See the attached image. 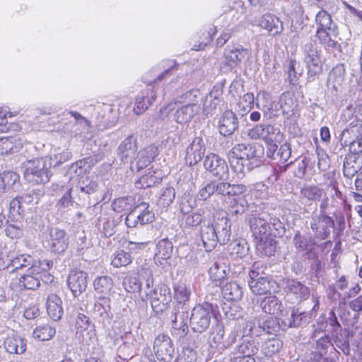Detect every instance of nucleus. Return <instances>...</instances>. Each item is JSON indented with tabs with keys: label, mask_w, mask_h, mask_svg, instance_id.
I'll return each instance as SVG.
<instances>
[{
	"label": "nucleus",
	"mask_w": 362,
	"mask_h": 362,
	"mask_svg": "<svg viewBox=\"0 0 362 362\" xmlns=\"http://www.w3.org/2000/svg\"><path fill=\"white\" fill-rule=\"evenodd\" d=\"M230 225L223 212L214 214L212 221H204L201 228L203 246L206 252L215 248L217 243L226 244L230 238Z\"/></svg>",
	"instance_id": "obj_1"
},
{
	"label": "nucleus",
	"mask_w": 362,
	"mask_h": 362,
	"mask_svg": "<svg viewBox=\"0 0 362 362\" xmlns=\"http://www.w3.org/2000/svg\"><path fill=\"white\" fill-rule=\"evenodd\" d=\"M199 90H191L180 96L179 102L185 104L179 107L175 112V119L177 123L187 124L199 113Z\"/></svg>",
	"instance_id": "obj_2"
},
{
	"label": "nucleus",
	"mask_w": 362,
	"mask_h": 362,
	"mask_svg": "<svg viewBox=\"0 0 362 362\" xmlns=\"http://www.w3.org/2000/svg\"><path fill=\"white\" fill-rule=\"evenodd\" d=\"M315 22L319 26L316 35L320 42L329 47H336L338 45L337 38L339 32L330 15L326 11L321 10L315 16Z\"/></svg>",
	"instance_id": "obj_3"
},
{
	"label": "nucleus",
	"mask_w": 362,
	"mask_h": 362,
	"mask_svg": "<svg viewBox=\"0 0 362 362\" xmlns=\"http://www.w3.org/2000/svg\"><path fill=\"white\" fill-rule=\"evenodd\" d=\"M214 316L215 307L212 303L204 302L194 306L189 318L192 331L199 334L206 332L209 328Z\"/></svg>",
	"instance_id": "obj_4"
},
{
	"label": "nucleus",
	"mask_w": 362,
	"mask_h": 362,
	"mask_svg": "<svg viewBox=\"0 0 362 362\" xmlns=\"http://www.w3.org/2000/svg\"><path fill=\"white\" fill-rule=\"evenodd\" d=\"M11 267L13 270L28 268L27 272L40 273L47 272L52 267V260H36L31 255L23 254L8 259L6 267Z\"/></svg>",
	"instance_id": "obj_5"
},
{
	"label": "nucleus",
	"mask_w": 362,
	"mask_h": 362,
	"mask_svg": "<svg viewBox=\"0 0 362 362\" xmlns=\"http://www.w3.org/2000/svg\"><path fill=\"white\" fill-rule=\"evenodd\" d=\"M25 179L30 183L45 184L49 180L50 175L43 158H35L25 163Z\"/></svg>",
	"instance_id": "obj_6"
},
{
	"label": "nucleus",
	"mask_w": 362,
	"mask_h": 362,
	"mask_svg": "<svg viewBox=\"0 0 362 362\" xmlns=\"http://www.w3.org/2000/svg\"><path fill=\"white\" fill-rule=\"evenodd\" d=\"M264 269L262 263L256 262L252 264L249 273L250 280L248 284L252 292L256 295L270 293L271 281L267 277L261 276Z\"/></svg>",
	"instance_id": "obj_7"
},
{
	"label": "nucleus",
	"mask_w": 362,
	"mask_h": 362,
	"mask_svg": "<svg viewBox=\"0 0 362 362\" xmlns=\"http://www.w3.org/2000/svg\"><path fill=\"white\" fill-rule=\"evenodd\" d=\"M247 54L248 50L240 45H228L224 49L221 69L226 72L233 71Z\"/></svg>",
	"instance_id": "obj_8"
},
{
	"label": "nucleus",
	"mask_w": 362,
	"mask_h": 362,
	"mask_svg": "<svg viewBox=\"0 0 362 362\" xmlns=\"http://www.w3.org/2000/svg\"><path fill=\"white\" fill-rule=\"evenodd\" d=\"M154 219L153 211L149 209L147 203L143 202L129 211L125 218V223L128 228H135L139 224L144 226L151 223Z\"/></svg>",
	"instance_id": "obj_9"
},
{
	"label": "nucleus",
	"mask_w": 362,
	"mask_h": 362,
	"mask_svg": "<svg viewBox=\"0 0 362 362\" xmlns=\"http://www.w3.org/2000/svg\"><path fill=\"white\" fill-rule=\"evenodd\" d=\"M146 296L150 298L152 309L157 314L163 313L171 301L170 289L165 285L146 291Z\"/></svg>",
	"instance_id": "obj_10"
},
{
	"label": "nucleus",
	"mask_w": 362,
	"mask_h": 362,
	"mask_svg": "<svg viewBox=\"0 0 362 362\" xmlns=\"http://www.w3.org/2000/svg\"><path fill=\"white\" fill-rule=\"evenodd\" d=\"M304 61L310 74L320 72L322 65V57L320 47L312 42L306 43L303 47Z\"/></svg>",
	"instance_id": "obj_11"
},
{
	"label": "nucleus",
	"mask_w": 362,
	"mask_h": 362,
	"mask_svg": "<svg viewBox=\"0 0 362 362\" xmlns=\"http://www.w3.org/2000/svg\"><path fill=\"white\" fill-rule=\"evenodd\" d=\"M153 351L159 361L170 362L175 353L174 344L167 334H158L153 342Z\"/></svg>",
	"instance_id": "obj_12"
},
{
	"label": "nucleus",
	"mask_w": 362,
	"mask_h": 362,
	"mask_svg": "<svg viewBox=\"0 0 362 362\" xmlns=\"http://www.w3.org/2000/svg\"><path fill=\"white\" fill-rule=\"evenodd\" d=\"M76 336L81 343L89 345L96 339L95 325L90 318L79 313L76 320Z\"/></svg>",
	"instance_id": "obj_13"
},
{
	"label": "nucleus",
	"mask_w": 362,
	"mask_h": 362,
	"mask_svg": "<svg viewBox=\"0 0 362 362\" xmlns=\"http://www.w3.org/2000/svg\"><path fill=\"white\" fill-rule=\"evenodd\" d=\"M247 136L251 139H262L266 142L279 141L281 137L279 128L269 124H257L249 129Z\"/></svg>",
	"instance_id": "obj_14"
},
{
	"label": "nucleus",
	"mask_w": 362,
	"mask_h": 362,
	"mask_svg": "<svg viewBox=\"0 0 362 362\" xmlns=\"http://www.w3.org/2000/svg\"><path fill=\"white\" fill-rule=\"evenodd\" d=\"M204 168L209 171L214 176L221 180L227 178L228 168L224 159L217 154L209 153L204 160Z\"/></svg>",
	"instance_id": "obj_15"
},
{
	"label": "nucleus",
	"mask_w": 362,
	"mask_h": 362,
	"mask_svg": "<svg viewBox=\"0 0 362 362\" xmlns=\"http://www.w3.org/2000/svg\"><path fill=\"white\" fill-rule=\"evenodd\" d=\"M206 151L204 139L201 136H195L186 148L185 161L190 166L199 163Z\"/></svg>",
	"instance_id": "obj_16"
},
{
	"label": "nucleus",
	"mask_w": 362,
	"mask_h": 362,
	"mask_svg": "<svg viewBox=\"0 0 362 362\" xmlns=\"http://www.w3.org/2000/svg\"><path fill=\"white\" fill-rule=\"evenodd\" d=\"M49 247L52 252L62 254L67 249L69 239L64 230L52 228L49 230Z\"/></svg>",
	"instance_id": "obj_17"
},
{
	"label": "nucleus",
	"mask_w": 362,
	"mask_h": 362,
	"mask_svg": "<svg viewBox=\"0 0 362 362\" xmlns=\"http://www.w3.org/2000/svg\"><path fill=\"white\" fill-rule=\"evenodd\" d=\"M230 151H232L233 155L245 160L247 162V165L251 164L258 166L259 164L260 160L259 158L261 156L258 153V150L253 145L238 144Z\"/></svg>",
	"instance_id": "obj_18"
},
{
	"label": "nucleus",
	"mask_w": 362,
	"mask_h": 362,
	"mask_svg": "<svg viewBox=\"0 0 362 362\" xmlns=\"http://www.w3.org/2000/svg\"><path fill=\"white\" fill-rule=\"evenodd\" d=\"M88 274L80 270H72L67 277V285L75 297L80 296L87 288Z\"/></svg>",
	"instance_id": "obj_19"
},
{
	"label": "nucleus",
	"mask_w": 362,
	"mask_h": 362,
	"mask_svg": "<svg viewBox=\"0 0 362 362\" xmlns=\"http://www.w3.org/2000/svg\"><path fill=\"white\" fill-rule=\"evenodd\" d=\"M294 91L288 90L281 94L280 97V105L283 115L285 118V126L291 132L294 115Z\"/></svg>",
	"instance_id": "obj_20"
},
{
	"label": "nucleus",
	"mask_w": 362,
	"mask_h": 362,
	"mask_svg": "<svg viewBox=\"0 0 362 362\" xmlns=\"http://www.w3.org/2000/svg\"><path fill=\"white\" fill-rule=\"evenodd\" d=\"M258 342L252 336H243L242 341L238 347L240 354H243V357L237 358L238 362H255L252 356L258 351Z\"/></svg>",
	"instance_id": "obj_21"
},
{
	"label": "nucleus",
	"mask_w": 362,
	"mask_h": 362,
	"mask_svg": "<svg viewBox=\"0 0 362 362\" xmlns=\"http://www.w3.org/2000/svg\"><path fill=\"white\" fill-rule=\"evenodd\" d=\"M94 317L105 326L110 325L113 317L111 313L110 299L104 296L95 303L93 308Z\"/></svg>",
	"instance_id": "obj_22"
},
{
	"label": "nucleus",
	"mask_w": 362,
	"mask_h": 362,
	"mask_svg": "<svg viewBox=\"0 0 362 362\" xmlns=\"http://www.w3.org/2000/svg\"><path fill=\"white\" fill-rule=\"evenodd\" d=\"M248 223L254 240L271 233L269 223L262 216H252L248 219Z\"/></svg>",
	"instance_id": "obj_23"
},
{
	"label": "nucleus",
	"mask_w": 362,
	"mask_h": 362,
	"mask_svg": "<svg viewBox=\"0 0 362 362\" xmlns=\"http://www.w3.org/2000/svg\"><path fill=\"white\" fill-rule=\"evenodd\" d=\"M137 150L136 139L133 136L126 138L118 147L119 159L125 163H130Z\"/></svg>",
	"instance_id": "obj_24"
},
{
	"label": "nucleus",
	"mask_w": 362,
	"mask_h": 362,
	"mask_svg": "<svg viewBox=\"0 0 362 362\" xmlns=\"http://www.w3.org/2000/svg\"><path fill=\"white\" fill-rule=\"evenodd\" d=\"M238 125L236 115L231 110H226L219 121V132L225 136H230L238 129Z\"/></svg>",
	"instance_id": "obj_25"
},
{
	"label": "nucleus",
	"mask_w": 362,
	"mask_h": 362,
	"mask_svg": "<svg viewBox=\"0 0 362 362\" xmlns=\"http://www.w3.org/2000/svg\"><path fill=\"white\" fill-rule=\"evenodd\" d=\"M155 157L153 147L148 146L140 151L136 157L130 163V169L132 171L139 172L147 167Z\"/></svg>",
	"instance_id": "obj_26"
},
{
	"label": "nucleus",
	"mask_w": 362,
	"mask_h": 362,
	"mask_svg": "<svg viewBox=\"0 0 362 362\" xmlns=\"http://www.w3.org/2000/svg\"><path fill=\"white\" fill-rule=\"evenodd\" d=\"M254 241L257 252L262 255L270 257L274 255L276 241L271 233Z\"/></svg>",
	"instance_id": "obj_27"
},
{
	"label": "nucleus",
	"mask_w": 362,
	"mask_h": 362,
	"mask_svg": "<svg viewBox=\"0 0 362 362\" xmlns=\"http://www.w3.org/2000/svg\"><path fill=\"white\" fill-rule=\"evenodd\" d=\"M61 298L54 293L47 296L46 308L48 315L54 320H59L64 313Z\"/></svg>",
	"instance_id": "obj_28"
},
{
	"label": "nucleus",
	"mask_w": 362,
	"mask_h": 362,
	"mask_svg": "<svg viewBox=\"0 0 362 362\" xmlns=\"http://www.w3.org/2000/svg\"><path fill=\"white\" fill-rule=\"evenodd\" d=\"M294 322V310H291V319L288 320V323L286 324V322H282L283 325H280L279 319L270 317L263 322L262 325L259 326L265 333L269 334H276V332L279 331V329L282 327L283 329L288 327H292V324Z\"/></svg>",
	"instance_id": "obj_29"
},
{
	"label": "nucleus",
	"mask_w": 362,
	"mask_h": 362,
	"mask_svg": "<svg viewBox=\"0 0 362 362\" xmlns=\"http://www.w3.org/2000/svg\"><path fill=\"white\" fill-rule=\"evenodd\" d=\"M259 25L267 30L272 35L280 33L283 30L282 22L274 15L270 13L263 15L259 18Z\"/></svg>",
	"instance_id": "obj_30"
},
{
	"label": "nucleus",
	"mask_w": 362,
	"mask_h": 362,
	"mask_svg": "<svg viewBox=\"0 0 362 362\" xmlns=\"http://www.w3.org/2000/svg\"><path fill=\"white\" fill-rule=\"evenodd\" d=\"M228 159L231 169L239 179L243 178L247 172L255 167L251 164L247 165L245 160L233 155L232 151L228 153Z\"/></svg>",
	"instance_id": "obj_31"
},
{
	"label": "nucleus",
	"mask_w": 362,
	"mask_h": 362,
	"mask_svg": "<svg viewBox=\"0 0 362 362\" xmlns=\"http://www.w3.org/2000/svg\"><path fill=\"white\" fill-rule=\"evenodd\" d=\"M20 177L13 170H4L0 173V193H6L19 183Z\"/></svg>",
	"instance_id": "obj_32"
},
{
	"label": "nucleus",
	"mask_w": 362,
	"mask_h": 362,
	"mask_svg": "<svg viewBox=\"0 0 362 362\" xmlns=\"http://www.w3.org/2000/svg\"><path fill=\"white\" fill-rule=\"evenodd\" d=\"M4 346L10 354H21L26 349V343L22 337L17 335L8 336L4 341Z\"/></svg>",
	"instance_id": "obj_33"
},
{
	"label": "nucleus",
	"mask_w": 362,
	"mask_h": 362,
	"mask_svg": "<svg viewBox=\"0 0 362 362\" xmlns=\"http://www.w3.org/2000/svg\"><path fill=\"white\" fill-rule=\"evenodd\" d=\"M173 251V245L172 242L166 238L162 239L157 243L155 259L166 262L171 257Z\"/></svg>",
	"instance_id": "obj_34"
},
{
	"label": "nucleus",
	"mask_w": 362,
	"mask_h": 362,
	"mask_svg": "<svg viewBox=\"0 0 362 362\" xmlns=\"http://www.w3.org/2000/svg\"><path fill=\"white\" fill-rule=\"evenodd\" d=\"M191 296L189 285L184 282H179L174 286V298L177 301V305L185 306Z\"/></svg>",
	"instance_id": "obj_35"
},
{
	"label": "nucleus",
	"mask_w": 362,
	"mask_h": 362,
	"mask_svg": "<svg viewBox=\"0 0 362 362\" xmlns=\"http://www.w3.org/2000/svg\"><path fill=\"white\" fill-rule=\"evenodd\" d=\"M223 297L230 301H236L241 299L243 290L240 286L235 282L227 283L222 289Z\"/></svg>",
	"instance_id": "obj_36"
},
{
	"label": "nucleus",
	"mask_w": 362,
	"mask_h": 362,
	"mask_svg": "<svg viewBox=\"0 0 362 362\" xmlns=\"http://www.w3.org/2000/svg\"><path fill=\"white\" fill-rule=\"evenodd\" d=\"M262 311L269 315H277L281 311V303L274 296L264 298L260 303Z\"/></svg>",
	"instance_id": "obj_37"
},
{
	"label": "nucleus",
	"mask_w": 362,
	"mask_h": 362,
	"mask_svg": "<svg viewBox=\"0 0 362 362\" xmlns=\"http://www.w3.org/2000/svg\"><path fill=\"white\" fill-rule=\"evenodd\" d=\"M345 69L343 64H338L330 71L328 82L336 90L341 87L344 81Z\"/></svg>",
	"instance_id": "obj_38"
},
{
	"label": "nucleus",
	"mask_w": 362,
	"mask_h": 362,
	"mask_svg": "<svg viewBox=\"0 0 362 362\" xmlns=\"http://www.w3.org/2000/svg\"><path fill=\"white\" fill-rule=\"evenodd\" d=\"M283 346L282 341L276 337L264 341L262 345L261 351L267 357H272L277 354Z\"/></svg>",
	"instance_id": "obj_39"
},
{
	"label": "nucleus",
	"mask_w": 362,
	"mask_h": 362,
	"mask_svg": "<svg viewBox=\"0 0 362 362\" xmlns=\"http://www.w3.org/2000/svg\"><path fill=\"white\" fill-rule=\"evenodd\" d=\"M42 274L43 273H40L37 274L36 272H27V274L23 275L20 278V286L29 290H35L37 288L40 286V279Z\"/></svg>",
	"instance_id": "obj_40"
},
{
	"label": "nucleus",
	"mask_w": 362,
	"mask_h": 362,
	"mask_svg": "<svg viewBox=\"0 0 362 362\" xmlns=\"http://www.w3.org/2000/svg\"><path fill=\"white\" fill-rule=\"evenodd\" d=\"M112 279L108 276L97 277L93 282L95 291L98 293L104 296L110 293L111 288H112Z\"/></svg>",
	"instance_id": "obj_41"
},
{
	"label": "nucleus",
	"mask_w": 362,
	"mask_h": 362,
	"mask_svg": "<svg viewBox=\"0 0 362 362\" xmlns=\"http://www.w3.org/2000/svg\"><path fill=\"white\" fill-rule=\"evenodd\" d=\"M56 334L54 327L48 324L37 326L33 330V337L40 341H48L51 339Z\"/></svg>",
	"instance_id": "obj_42"
},
{
	"label": "nucleus",
	"mask_w": 362,
	"mask_h": 362,
	"mask_svg": "<svg viewBox=\"0 0 362 362\" xmlns=\"http://www.w3.org/2000/svg\"><path fill=\"white\" fill-rule=\"evenodd\" d=\"M227 267L223 262V259H218L214 262L209 269V274L213 281H220L226 275Z\"/></svg>",
	"instance_id": "obj_43"
},
{
	"label": "nucleus",
	"mask_w": 362,
	"mask_h": 362,
	"mask_svg": "<svg viewBox=\"0 0 362 362\" xmlns=\"http://www.w3.org/2000/svg\"><path fill=\"white\" fill-rule=\"evenodd\" d=\"M156 172L149 173L141 176L136 182L135 186L138 189L148 188L160 183L161 179L155 175Z\"/></svg>",
	"instance_id": "obj_44"
},
{
	"label": "nucleus",
	"mask_w": 362,
	"mask_h": 362,
	"mask_svg": "<svg viewBox=\"0 0 362 362\" xmlns=\"http://www.w3.org/2000/svg\"><path fill=\"white\" fill-rule=\"evenodd\" d=\"M132 200L133 199L131 197H119L112 203V208L117 213L131 211L133 210L132 209Z\"/></svg>",
	"instance_id": "obj_45"
},
{
	"label": "nucleus",
	"mask_w": 362,
	"mask_h": 362,
	"mask_svg": "<svg viewBox=\"0 0 362 362\" xmlns=\"http://www.w3.org/2000/svg\"><path fill=\"white\" fill-rule=\"evenodd\" d=\"M356 160L352 156H346L344 160L343 172L344 176L351 177L358 171Z\"/></svg>",
	"instance_id": "obj_46"
},
{
	"label": "nucleus",
	"mask_w": 362,
	"mask_h": 362,
	"mask_svg": "<svg viewBox=\"0 0 362 362\" xmlns=\"http://www.w3.org/2000/svg\"><path fill=\"white\" fill-rule=\"evenodd\" d=\"M228 250L233 257L241 259L247 255L249 247L245 243H241L240 242H235L230 244Z\"/></svg>",
	"instance_id": "obj_47"
},
{
	"label": "nucleus",
	"mask_w": 362,
	"mask_h": 362,
	"mask_svg": "<svg viewBox=\"0 0 362 362\" xmlns=\"http://www.w3.org/2000/svg\"><path fill=\"white\" fill-rule=\"evenodd\" d=\"M59 192H64L63 196L59 200L57 205L59 209H66L73 204V200L71 195V192L72 191V187H64L63 185L59 187Z\"/></svg>",
	"instance_id": "obj_48"
},
{
	"label": "nucleus",
	"mask_w": 362,
	"mask_h": 362,
	"mask_svg": "<svg viewBox=\"0 0 362 362\" xmlns=\"http://www.w3.org/2000/svg\"><path fill=\"white\" fill-rule=\"evenodd\" d=\"M24 226L20 221H14L13 223L8 225L5 229L6 235L12 238H19L23 235Z\"/></svg>",
	"instance_id": "obj_49"
},
{
	"label": "nucleus",
	"mask_w": 362,
	"mask_h": 362,
	"mask_svg": "<svg viewBox=\"0 0 362 362\" xmlns=\"http://www.w3.org/2000/svg\"><path fill=\"white\" fill-rule=\"evenodd\" d=\"M189 319L187 308L177 305L171 315L172 322H187Z\"/></svg>",
	"instance_id": "obj_50"
},
{
	"label": "nucleus",
	"mask_w": 362,
	"mask_h": 362,
	"mask_svg": "<svg viewBox=\"0 0 362 362\" xmlns=\"http://www.w3.org/2000/svg\"><path fill=\"white\" fill-rule=\"evenodd\" d=\"M131 262V255L124 250H119L115 255V257L112 259L111 264L115 267H125L129 264Z\"/></svg>",
	"instance_id": "obj_51"
},
{
	"label": "nucleus",
	"mask_w": 362,
	"mask_h": 362,
	"mask_svg": "<svg viewBox=\"0 0 362 362\" xmlns=\"http://www.w3.org/2000/svg\"><path fill=\"white\" fill-rule=\"evenodd\" d=\"M15 142L16 139L13 137L0 138V153L8 154L17 151L18 147Z\"/></svg>",
	"instance_id": "obj_52"
},
{
	"label": "nucleus",
	"mask_w": 362,
	"mask_h": 362,
	"mask_svg": "<svg viewBox=\"0 0 362 362\" xmlns=\"http://www.w3.org/2000/svg\"><path fill=\"white\" fill-rule=\"evenodd\" d=\"M175 197V190L173 187H169L165 188L159 199L158 204L163 207L170 206Z\"/></svg>",
	"instance_id": "obj_53"
},
{
	"label": "nucleus",
	"mask_w": 362,
	"mask_h": 362,
	"mask_svg": "<svg viewBox=\"0 0 362 362\" xmlns=\"http://www.w3.org/2000/svg\"><path fill=\"white\" fill-rule=\"evenodd\" d=\"M122 285L129 293L141 292V284L136 276H127L124 279Z\"/></svg>",
	"instance_id": "obj_54"
},
{
	"label": "nucleus",
	"mask_w": 362,
	"mask_h": 362,
	"mask_svg": "<svg viewBox=\"0 0 362 362\" xmlns=\"http://www.w3.org/2000/svg\"><path fill=\"white\" fill-rule=\"evenodd\" d=\"M25 211V206L23 203L21 201L18 197L13 199L10 202L9 213L13 217L18 216L20 218L23 217Z\"/></svg>",
	"instance_id": "obj_55"
},
{
	"label": "nucleus",
	"mask_w": 362,
	"mask_h": 362,
	"mask_svg": "<svg viewBox=\"0 0 362 362\" xmlns=\"http://www.w3.org/2000/svg\"><path fill=\"white\" fill-rule=\"evenodd\" d=\"M149 240L145 237L136 238L134 240L127 241V249L131 252L144 249L148 244Z\"/></svg>",
	"instance_id": "obj_56"
},
{
	"label": "nucleus",
	"mask_w": 362,
	"mask_h": 362,
	"mask_svg": "<svg viewBox=\"0 0 362 362\" xmlns=\"http://www.w3.org/2000/svg\"><path fill=\"white\" fill-rule=\"evenodd\" d=\"M215 194L214 180L209 182L203 187L198 192L197 197L200 200H206L211 195Z\"/></svg>",
	"instance_id": "obj_57"
},
{
	"label": "nucleus",
	"mask_w": 362,
	"mask_h": 362,
	"mask_svg": "<svg viewBox=\"0 0 362 362\" xmlns=\"http://www.w3.org/2000/svg\"><path fill=\"white\" fill-rule=\"evenodd\" d=\"M225 331L224 327L221 323L216 322V325L213 326L211 334L213 336V341L215 344H221L223 340Z\"/></svg>",
	"instance_id": "obj_58"
},
{
	"label": "nucleus",
	"mask_w": 362,
	"mask_h": 362,
	"mask_svg": "<svg viewBox=\"0 0 362 362\" xmlns=\"http://www.w3.org/2000/svg\"><path fill=\"white\" fill-rule=\"evenodd\" d=\"M195 206V200L189 197H182L180 203V209L182 214L187 215L192 211Z\"/></svg>",
	"instance_id": "obj_59"
},
{
	"label": "nucleus",
	"mask_w": 362,
	"mask_h": 362,
	"mask_svg": "<svg viewBox=\"0 0 362 362\" xmlns=\"http://www.w3.org/2000/svg\"><path fill=\"white\" fill-rule=\"evenodd\" d=\"M93 165V159L91 158H85L82 160H79L76 161L75 163L72 164L71 166V169L73 170L76 173L81 174L83 168L86 171V165L87 168H90Z\"/></svg>",
	"instance_id": "obj_60"
},
{
	"label": "nucleus",
	"mask_w": 362,
	"mask_h": 362,
	"mask_svg": "<svg viewBox=\"0 0 362 362\" xmlns=\"http://www.w3.org/2000/svg\"><path fill=\"white\" fill-rule=\"evenodd\" d=\"M71 158V153L69 151H64L61 153L55 154L53 157H50V165L57 168L64 162L70 160Z\"/></svg>",
	"instance_id": "obj_61"
},
{
	"label": "nucleus",
	"mask_w": 362,
	"mask_h": 362,
	"mask_svg": "<svg viewBox=\"0 0 362 362\" xmlns=\"http://www.w3.org/2000/svg\"><path fill=\"white\" fill-rule=\"evenodd\" d=\"M185 216V224L189 227L197 226L200 223L203 224L204 221H206L202 218L201 214L198 212L189 213Z\"/></svg>",
	"instance_id": "obj_62"
},
{
	"label": "nucleus",
	"mask_w": 362,
	"mask_h": 362,
	"mask_svg": "<svg viewBox=\"0 0 362 362\" xmlns=\"http://www.w3.org/2000/svg\"><path fill=\"white\" fill-rule=\"evenodd\" d=\"M247 208V202L243 199H234L233 204L230 207V211L235 214H242Z\"/></svg>",
	"instance_id": "obj_63"
},
{
	"label": "nucleus",
	"mask_w": 362,
	"mask_h": 362,
	"mask_svg": "<svg viewBox=\"0 0 362 362\" xmlns=\"http://www.w3.org/2000/svg\"><path fill=\"white\" fill-rule=\"evenodd\" d=\"M148 105L146 100L145 95L142 93L141 95H138L136 98L135 107L134 112L136 115H140L148 109Z\"/></svg>",
	"instance_id": "obj_64"
}]
</instances>
